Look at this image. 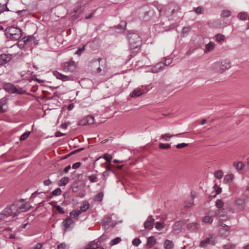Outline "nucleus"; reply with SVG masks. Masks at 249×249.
Segmentation results:
<instances>
[{
	"label": "nucleus",
	"mask_w": 249,
	"mask_h": 249,
	"mask_svg": "<svg viewBox=\"0 0 249 249\" xmlns=\"http://www.w3.org/2000/svg\"><path fill=\"white\" fill-rule=\"evenodd\" d=\"M102 60H103L102 58H99L98 60H93V61L90 62L91 66H99V67L97 69V71H96V72H97V73H99V72H100L102 71V68L100 67H99V66H100V61H101Z\"/></svg>",
	"instance_id": "nucleus-17"
},
{
	"label": "nucleus",
	"mask_w": 249,
	"mask_h": 249,
	"mask_svg": "<svg viewBox=\"0 0 249 249\" xmlns=\"http://www.w3.org/2000/svg\"><path fill=\"white\" fill-rule=\"evenodd\" d=\"M94 117L92 116L87 117V123L91 124L94 123Z\"/></svg>",
	"instance_id": "nucleus-54"
},
{
	"label": "nucleus",
	"mask_w": 249,
	"mask_h": 249,
	"mask_svg": "<svg viewBox=\"0 0 249 249\" xmlns=\"http://www.w3.org/2000/svg\"><path fill=\"white\" fill-rule=\"evenodd\" d=\"M11 59L10 54H2L0 55V65H2L9 62Z\"/></svg>",
	"instance_id": "nucleus-12"
},
{
	"label": "nucleus",
	"mask_w": 249,
	"mask_h": 249,
	"mask_svg": "<svg viewBox=\"0 0 249 249\" xmlns=\"http://www.w3.org/2000/svg\"><path fill=\"white\" fill-rule=\"evenodd\" d=\"M171 147L170 144L168 143H160L159 144V148L160 149H169Z\"/></svg>",
	"instance_id": "nucleus-41"
},
{
	"label": "nucleus",
	"mask_w": 249,
	"mask_h": 249,
	"mask_svg": "<svg viewBox=\"0 0 249 249\" xmlns=\"http://www.w3.org/2000/svg\"><path fill=\"white\" fill-rule=\"evenodd\" d=\"M30 132L29 131H27L24 133L23 134H22L20 137V141H23L25 139H26L27 138L29 137V134Z\"/></svg>",
	"instance_id": "nucleus-42"
},
{
	"label": "nucleus",
	"mask_w": 249,
	"mask_h": 249,
	"mask_svg": "<svg viewBox=\"0 0 249 249\" xmlns=\"http://www.w3.org/2000/svg\"><path fill=\"white\" fill-rule=\"evenodd\" d=\"M248 14L246 12H241L238 14V18L241 20L246 19Z\"/></svg>",
	"instance_id": "nucleus-37"
},
{
	"label": "nucleus",
	"mask_w": 249,
	"mask_h": 249,
	"mask_svg": "<svg viewBox=\"0 0 249 249\" xmlns=\"http://www.w3.org/2000/svg\"><path fill=\"white\" fill-rule=\"evenodd\" d=\"M196 197V195L195 193H191V198L187 199L184 203V205L186 208H189L192 207L194 203V199Z\"/></svg>",
	"instance_id": "nucleus-13"
},
{
	"label": "nucleus",
	"mask_w": 249,
	"mask_h": 249,
	"mask_svg": "<svg viewBox=\"0 0 249 249\" xmlns=\"http://www.w3.org/2000/svg\"><path fill=\"white\" fill-rule=\"evenodd\" d=\"M8 0H0V14L4 11H9L7 7Z\"/></svg>",
	"instance_id": "nucleus-16"
},
{
	"label": "nucleus",
	"mask_w": 249,
	"mask_h": 249,
	"mask_svg": "<svg viewBox=\"0 0 249 249\" xmlns=\"http://www.w3.org/2000/svg\"><path fill=\"white\" fill-rule=\"evenodd\" d=\"M81 163L80 162H76L72 164V168L73 169H78V168L80 166Z\"/></svg>",
	"instance_id": "nucleus-60"
},
{
	"label": "nucleus",
	"mask_w": 249,
	"mask_h": 249,
	"mask_svg": "<svg viewBox=\"0 0 249 249\" xmlns=\"http://www.w3.org/2000/svg\"><path fill=\"white\" fill-rule=\"evenodd\" d=\"M120 28H121L122 30H124V28L126 27V23L124 21H122L121 22V24L119 25Z\"/></svg>",
	"instance_id": "nucleus-59"
},
{
	"label": "nucleus",
	"mask_w": 249,
	"mask_h": 249,
	"mask_svg": "<svg viewBox=\"0 0 249 249\" xmlns=\"http://www.w3.org/2000/svg\"><path fill=\"white\" fill-rule=\"evenodd\" d=\"M6 100L5 99H1L0 100V105H2V106H3L4 107V105H5V104H6Z\"/></svg>",
	"instance_id": "nucleus-64"
},
{
	"label": "nucleus",
	"mask_w": 249,
	"mask_h": 249,
	"mask_svg": "<svg viewBox=\"0 0 249 249\" xmlns=\"http://www.w3.org/2000/svg\"><path fill=\"white\" fill-rule=\"evenodd\" d=\"M104 197V193L103 192H100L98 194V195L95 197V200L97 201H102L103 199V197Z\"/></svg>",
	"instance_id": "nucleus-38"
},
{
	"label": "nucleus",
	"mask_w": 249,
	"mask_h": 249,
	"mask_svg": "<svg viewBox=\"0 0 249 249\" xmlns=\"http://www.w3.org/2000/svg\"><path fill=\"white\" fill-rule=\"evenodd\" d=\"M236 245L232 244V243H229L228 244L224 245L223 247V249H235Z\"/></svg>",
	"instance_id": "nucleus-36"
},
{
	"label": "nucleus",
	"mask_w": 249,
	"mask_h": 249,
	"mask_svg": "<svg viewBox=\"0 0 249 249\" xmlns=\"http://www.w3.org/2000/svg\"><path fill=\"white\" fill-rule=\"evenodd\" d=\"M53 74L57 79L62 80L63 81H68V80H70V77L61 73L57 71H53Z\"/></svg>",
	"instance_id": "nucleus-10"
},
{
	"label": "nucleus",
	"mask_w": 249,
	"mask_h": 249,
	"mask_svg": "<svg viewBox=\"0 0 249 249\" xmlns=\"http://www.w3.org/2000/svg\"><path fill=\"white\" fill-rule=\"evenodd\" d=\"M53 207L56 208L58 212L61 214L64 213L63 208H61L59 205H54Z\"/></svg>",
	"instance_id": "nucleus-48"
},
{
	"label": "nucleus",
	"mask_w": 249,
	"mask_h": 249,
	"mask_svg": "<svg viewBox=\"0 0 249 249\" xmlns=\"http://www.w3.org/2000/svg\"><path fill=\"white\" fill-rule=\"evenodd\" d=\"M142 91L140 89H135L134 91L130 94V96L134 98V97H137L142 95Z\"/></svg>",
	"instance_id": "nucleus-30"
},
{
	"label": "nucleus",
	"mask_w": 249,
	"mask_h": 249,
	"mask_svg": "<svg viewBox=\"0 0 249 249\" xmlns=\"http://www.w3.org/2000/svg\"><path fill=\"white\" fill-rule=\"evenodd\" d=\"M223 176V172L222 170H219L215 171L214 172V176L216 178H218V179H220V178H221Z\"/></svg>",
	"instance_id": "nucleus-33"
},
{
	"label": "nucleus",
	"mask_w": 249,
	"mask_h": 249,
	"mask_svg": "<svg viewBox=\"0 0 249 249\" xmlns=\"http://www.w3.org/2000/svg\"><path fill=\"white\" fill-rule=\"evenodd\" d=\"M224 203L221 199H217L216 201V207L217 208L221 209L223 207Z\"/></svg>",
	"instance_id": "nucleus-43"
},
{
	"label": "nucleus",
	"mask_w": 249,
	"mask_h": 249,
	"mask_svg": "<svg viewBox=\"0 0 249 249\" xmlns=\"http://www.w3.org/2000/svg\"><path fill=\"white\" fill-rule=\"evenodd\" d=\"M102 158L106 160L107 161L109 162L110 163V161L112 159L111 155L110 154H108V153L104 154Z\"/></svg>",
	"instance_id": "nucleus-44"
},
{
	"label": "nucleus",
	"mask_w": 249,
	"mask_h": 249,
	"mask_svg": "<svg viewBox=\"0 0 249 249\" xmlns=\"http://www.w3.org/2000/svg\"><path fill=\"white\" fill-rule=\"evenodd\" d=\"M127 37L131 49L136 51L141 44V39L137 34L130 33L127 35Z\"/></svg>",
	"instance_id": "nucleus-1"
},
{
	"label": "nucleus",
	"mask_w": 249,
	"mask_h": 249,
	"mask_svg": "<svg viewBox=\"0 0 249 249\" xmlns=\"http://www.w3.org/2000/svg\"><path fill=\"white\" fill-rule=\"evenodd\" d=\"M231 15V12L228 10H224L222 11L221 16L224 18H227L230 16Z\"/></svg>",
	"instance_id": "nucleus-39"
},
{
	"label": "nucleus",
	"mask_w": 249,
	"mask_h": 249,
	"mask_svg": "<svg viewBox=\"0 0 249 249\" xmlns=\"http://www.w3.org/2000/svg\"><path fill=\"white\" fill-rule=\"evenodd\" d=\"M190 30H191V29L189 27H186L183 28L182 30V34H183V35L187 34V33H188L189 32Z\"/></svg>",
	"instance_id": "nucleus-55"
},
{
	"label": "nucleus",
	"mask_w": 249,
	"mask_h": 249,
	"mask_svg": "<svg viewBox=\"0 0 249 249\" xmlns=\"http://www.w3.org/2000/svg\"><path fill=\"white\" fill-rule=\"evenodd\" d=\"M15 28L13 27H10L6 29V36L9 38H14L15 37V36L16 35V33H14Z\"/></svg>",
	"instance_id": "nucleus-18"
},
{
	"label": "nucleus",
	"mask_w": 249,
	"mask_h": 249,
	"mask_svg": "<svg viewBox=\"0 0 249 249\" xmlns=\"http://www.w3.org/2000/svg\"><path fill=\"white\" fill-rule=\"evenodd\" d=\"M224 39V36L222 34H217L215 36V39L217 42H220L223 40Z\"/></svg>",
	"instance_id": "nucleus-40"
},
{
	"label": "nucleus",
	"mask_w": 249,
	"mask_h": 249,
	"mask_svg": "<svg viewBox=\"0 0 249 249\" xmlns=\"http://www.w3.org/2000/svg\"><path fill=\"white\" fill-rule=\"evenodd\" d=\"M32 38V37L29 36L28 37H24L22 39H19L17 43V45L21 48L23 47L25 42L30 40Z\"/></svg>",
	"instance_id": "nucleus-20"
},
{
	"label": "nucleus",
	"mask_w": 249,
	"mask_h": 249,
	"mask_svg": "<svg viewBox=\"0 0 249 249\" xmlns=\"http://www.w3.org/2000/svg\"><path fill=\"white\" fill-rule=\"evenodd\" d=\"M214 187L216 191V195H217V194H219L222 192V188L218 187L216 185H214Z\"/></svg>",
	"instance_id": "nucleus-56"
},
{
	"label": "nucleus",
	"mask_w": 249,
	"mask_h": 249,
	"mask_svg": "<svg viewBox=\"0 0 249 249\" xmlns=\"http://www.w3.org/2000/svg\"><path fill=\"white\" fill-rule=\"evenodd\" d=\"M111 219L109 217H105L104 218L103 220H102V222H103V225L105 226L107 225L108 224L111 222Z\"/></svg>",
	"instance_id": "nucleus-45"
},
{
	"label": "nucleus",
	"mask_w": 249,
	"mask_h": 249,
	"mask_svg": "<svg viewBox=\"0 0 249 249\" xmlns=\"http://www.w3.org/2000/svg\"><path fill=\"white\" fill-rule=\"evenodd\" d=\"M31 207V205L29 202H25L19 205L18 210L20 212H27Z\"/></svg>",
	"instance_id": "nucleus-14"
},
{
	"label": "nucleus",
	"mask_w": 249,
	"mask_h": 249,
	"mask_svg": "<svg viewBox=\"0 0 249 249\" xmlns=\"http://www.w3.org/2000/svg\"><path fill=\"white\" fill-rule=\"evenodd\" d=\"M73 223V220L70 217H67L64 220L62 225L63 226L64 230L67 231L70 228V226Z\"/></svg>",
	"instance_id": "nucleus-8"
},
{
	"label": "nucleus",
	"mask_w": 249,
	"mask_h": 249,
	"mask_svg": "<svg viewBox=\"0 0 249 249\" xmlns=\"http://www.w3.org/2000/svg\"><path fill=\"white\" fill-rule=\"evenodd\" d=\"M199 225L197 223H192L187 225V228L191 231H196L199 229Z\"/></svg>",
	"instance_id": "nucleus-19"
},
{
	"label": "nucleus",
	"mask_w": 249,
	"mask_h": 249,
	"mask_svg": "<svg viewBox=\"0 0 249 249\" xmlns=\"http://www.w3.org/2000/svg\"><path fill=\"white\" fill-rule=\"evenodd\" d=\"M233 166L235 167L236 169L238 171L241 170L244 167L245 165L242 161H235L233 163Z\"/></svg>",
	"instance_id": "nucleus-25"
},
{
	"label": "nucleus",
	"mask_w": 249,
	"mask_h": 249,
	"mask_svg": "<svg viewBox=\"0 0 249 249\" xmlns=\"http://www.w3.org/2000/svg\"><path fill=\"white\" fill-rule=\"evenodd\" d=\"M222 228L219 230V234L223 236H226L229 234V227L226 224H222Z\"/></svg>",
	"instance_id": "nucleus-15"
},
{
	"label": "nucleus",
	"mask_w": 249,
	"mask_h": 249,
	"mask_svg": "<svg viewBox=\"0 0 249 249\" xmlns=\"http://www.w3.org/2000/svg\"><path fill=\"white\" fill-rule=\"evenodd\" d=\"M51 183V181L49 179H47L44 181V185L45 186H49Z\"/></svg>",
	"instance_id": "nucleus-63"
},
{
	"label": "nucleus",
	"mask_w": 249,
	"mask_h": 249,
	"mask_svg": "<svg viewBox=\"0 0 249 249\" xmlns=\"http://www.w3.org/2000/svg\"><path fill=\"white\" fill-rule=\"evenodd\" d=\"M89 207V204L88 201H83L80 207V211L83 212H86Z\"/></svg>",
	"instance_id": "nucleus-28"
},
{
	"label": "nucleus",
	"mask_w": 249,
	"mask_h": 249,
	"mask_svg": "<svg viewBox=\"0 0 249 249\" xmlns=\"http://www.w3.org/2000/svg\"><path fill=\"white\" fill-rule=\"evenodd\" d=\"M155 226V228L158 230H162L165 227V224L164 223L156 222Z\"/></svg>",
	"instance_id": "nucleus-35"
},
{
	"label": "nucleus",
	"mask_w": 249,
	"mask_h": 249,
	"mask_svg": "<svg viewBox=\"0 0 249 249\" xmlns=\"http://www.w3.org/2000/svg\"><path fill=\"white\" fill-rule=\"evenodd\" d=\"M164 246L165 249H173L174 245L172 241L166 240L164 242Z\"/></svg>",
	"instance_id": "nucleus-27"
},
{
	"label": "nucleus",
	"mask_w": 249,
	"mask_h": 249,
	"mask_svg": "<svg viewBox=\"0 0 249 249\" xmlns=\"http://www.w3.org/2000/svg\"><path fill=\"white\" fill-rule=\"evenodd\" d=\"M231 63L227 60H224L216 63L214 65V68L217 71L222 72L229 69L231 67Z\"/></svg>",
	"instance_id": "nucleus-2"
},
{
	"label": "nucleus",
	"mask_w": 249,
	"mask_h": 249,
	"mask_svg": "<svg viewBox=\"0 0 249 249\" xmlns=\"http://www.w3.org/2000/svg\"><path fill=\"white\" fill-rule=\"evenodd\" d=\"M62 191L61 190V189L59 188L55 189L54 191L53 192L52 194L53 196H57L60 195Z\"/></svg>",
	"instance_id": "nucleus-47"
},
{
	"label": "nucleus",
	"mask_w": 249,
	"mask_h": 249,
	"mask_svg": "<svg viewBox=\"0 0 249 249\" xmlns=\"http://www.w3.org/2000/svg\"><path fill=\"white\" fill-rule=\"evenodd\" d=\"M194 10L197 14H201L204 10L202 7H198L196 8H194Z\"/></svg>",
	"instance_id": "nucleus-53"
},
{
	"label": "nucleus",
	"mask_w": 249,
	"mask_h": 249,
	"mask_svg": "<svg viewBox=\"0 0 249 249\" xmlns=\"http://www.w3.org/2000/svg\"><path fill=\"white\" fill-rule=\"evenodd\" d=\"M208 244H211V245H214L215 242L214 240H212V236H211L210 238V237H208V238L201 241L200 243V246L202 248H205Z\"/></svg>",
	"instance_id": "nucleus-11"
},
{
	"label": "nucleus",
	"mask_w": 249,
	"mask_h": 249,
	"mask_svg": "<svg viewBox=\"0 0 249 249\" xmlns=\"http://www.w3.org/2000/svg\"><path fill=\"white\" fill-rule=\"evenodd\" d=\"M154 222V219L152 217V215H150L147 218L146 221L144 223V226L145 229L151 230L153 227V224Z\"/></svg>",
	"instance_id": "nucleus-7"
},
{
	"label": "nucleus",
	"mask_w": 249,
	"mask_h": 249,
	"mask_svg": "<svg viewBox=\"0 0 249 249\" xmlns=\"http://www.w3.org/2000/svg\"><path fill=\"white\" fill-rule=\"evenodd\" d=\"M7 213H5L4 211H3L1 213H0V221L3 220L8 217L7 216Z\"/></svg>",
	"instance_id": "nucleus-51"
},
{
	"label": "nucleus",
	"mask_w": 249,
	"mask_h": 249,
	"mask_svg": "<svg viewBox=\"0 0 249 249\" xmlns=\"http://www.w3.org/2000/svg\"><path fill=\"white\" fill-rule=\"evenodd\" d=\"M42 247V245L40 243H38L36 244L34 249H41Z\"/></svg>",
	"instance_id": "nucleus-61"
},
{
	"label": "nucleus",
	"mask_w": 249,
	"mask_h": 249,
	"mask_svg": "<svg viewBox=\"0 0 249 249\" xmlns=\"http://www.w3.org/2000/svg\"><path fill=\"white\" fill-rule=\"evenodd\" d=\"M188 144L186 143H178L176 145V147L177 148H182L185 147H187L188 146Z\"/></svg>",
	"instance_id": "nucleus-52"
},
{
	"label": "nucleus",
	"mask_w": 249,
	"mask_h": 249,
	"mask_svg": "<svg viewBox=\"0 0 249 249\" xmlns=\"http://www.w3.org/2000/svg\"><path fill=\"white\" fill-rule=\"evenodd\" d=\"M89 179L92 182H95L97 181V178L96 175H92L89 177Z\"/></svg>",
	"instance_id": "nucleus-46"
},
{
	"label": "nucleus",
	"mask_w": 249,
	"mask_h": 249,
	"mask_svg": "<svg viewBox=\"0 0 249 249\" xmlns=\"http://www.w3.org/2000/svg\"><path fill=\"white\" fill-rule=\"evenodd\" d=\"M3 88L6 91L10 93H14L16 92V87L10 83H5L3 85Z\"/></svg>",
	"instance_id": "nucleus-9"
},
{
	"label": "nucleus",
	"mask_w": 249,
	"mask_h": 249,
	"mask_svg": "<svg viewBox=\"0 0 249 249\" xmlns=\"http://www.w3.org/2000/svg\"><path fill=\"white\" fill-rule=\"evenodd\" d=\"M179 135L180 134H171L170 133H166L162 134L160 137L161 138L168 142V141H169L170 140V138L174 137H178V136H179Z\"/></svg>",
	"instance_id": "nucleus-23"
},
{
	"label": "nucleus",
	"mask_w": 249,
	"mask_h": 249,
	"mask_svg": "<svg viewBox=\"0 0 249 249\" xmlns=\"http://www.w3.org/2000/svg\"><path fill=\"white\" fill-rule=\"evenodd\" d=\"M85 249H104L103 247H98L97 242L93 241L90 243Z\"/></svg>",
	"instance_id": "nucleus-21"
},
{
	"label": "nucleus",
	"mask_w": 249,
	"mask_h": 249,
	"mask_svg": "<svg viewBox=\"0 0 249 249\" xmlns=\"http://www.w3.org/2000/svg\"><path fill=\"white\" fill-rule=\"evenodd\" d=\"M69 182V178L64 177L58 181V185L59 186H65L68 184Z\"/></svg>",
	"instance_id": "nucleus-29"
},
{
	"label": "nucleus",
	"mask_w": 249,
	"mask_h": 249,
	"mask_svg": "<svg viewBox=\"0 0 249 249\" xmlns=\"http://www.w3.org/2000/svg\"><path fill=\"white\" fill-rule=\"evenodd\" d=\"M213 220V218L212 217H210V216H205L202 219V221L204 223H208V224L212 223Z\"/></svg>",
	"instance_id": "nucleus-34"
},
{
	"label": "nucleus",
	"mask_w": 249,
	"mask_h": 249,
	"mask_svg": "<svg viewBox=\"0 0 249 249\" xmlns=\"http://www.w3.org/2000/svg\"><path fill=\"white\" fill-rule=\"evenodd\" d=\"M67 247L65 243H61L57 246V249H65Z\"/></svg>",
	"instance_id": "nucleus-58"
},
{
	"label": "nucleus",
	"mask_w": 249,
	"mask_h": 249,
	"mask_svg": "<svg viewBox=\"0 0 249 249\" xmlns=\"http://www.w3.org/2000/svg\"><path fill=\"white\" fill-rule=\"evenodd\" d=\"M122 241L121 239L119 237H116L115 239L112 240L110 242V246H114L117 245Z\"/></svg>",
	"instance_id": "nucleus-32"
},
{
	"label": "nucleus",
	"mask_w": 249,
	"mask_h": 249,
	"mask_svg": "<svg viewBox=\"0 0 249 249\" xmlns=\"http://www.w3.org/2000/svg\"><path fill=\"white\" fill-rule=\"evenodd\" d=\"M215 47V44L213 42L210 41L208 44L206 45L205 49L204 52L207 53L210 52L213 50Z\"/></svg>",
	"instance_id": "nucleus-24"
},
{
	"label": "nucleus",
	"mask_w": 249,
	"mask_h": 249,
	"mask_svg": "<svg viewBox=\"0 0 249 249\" xmlns=\"http://www.w3.org/2000/svg\"><path fill=\"white\" fill-rule=\"evenodd\" d=\"M172 60L170 58H168L165 61L164 63H157V65L152 69V71L154 73H157L162 68L164 65L168 66L171 63Z\"/></svg>",
	"instance_id": "nucleus-5"
},
{
	"label": "nucleus",
	"mask_w": 249,
	"mask_h": 249,
	"mask_svg": "<svg viewBox=\"0 0 249 249\" xmlns=\"http://www.w3.org/2000/svg\"><path fill=\"white\" fill-rule=\"evenodd\" d=\"M234 178V175L233 174H228L224 178V182L225 183L232 182Z\"/></svg>",
	"instance_id": "nucleus-22"
},
{
	"label": "nucleus",
	"mask_w": 249,
	"mask_h": 249,
	"mask_svg": "<svg viewBox=\"0 0 249 249\" xmlns=\"http://www.w3.org/2000/svg\"><path fill=\"white\" fill-rule=\"evenodd\" d=\"M84 50H85V46H84L82 47V48H79L76 51V52L75 53V54L80 55H81V53L82 52H83Z\"/></svg>",
	"instance_id": "nucleus-57"
},
{
	"label": "nucleus",
	"mask_w": 249,
	"mask_h": 249,
	"mask_svg": "<svg viewBox=\"0 0 249 249\" xmlns=\"http://www.w3.org/2000/svg\"><path fill=\"white\" fill-rule=\"evenodd\" d=\"M173 229L175 231H180L181 229V224L180 222L176 223L173 226Z\"/></svg>",
	"instance_id": "nucleus-50"
},
{
	"label": "nucleus",
	"mask_w": 249,
	"mask_h": 249,
	"mask_svg": "<svg viewBox=\"0 0 249 249\" xmlns=\"http://www.w3.org/2000/svg\"><path fill=\"white\" fill-rule=\"evenodd\" d=\"M247 198V196H244ZM234 207L237 212H241L246 207L245 198L237 197L233 203Z\"/></svg>",
	"instance_id": "nucleus-3"
},
{
	"label": "nucleus",
	"mask_w": 249,
	"mask_h": 249,
	"mask_svg": "<svg viewBox=\"0 0 249 249\" xmlns=\"http://www.w3.org/2000/svg\"><path fill=\"white\" fill-rule=\"evenodd\" d=\"M76 69V64L73 61H70L66 62L64 64L63 71L65 72H73Z\"/></svg>",
	"instance_id": "nucleus-4"
},
{
	"label": "nucleus",
	"mask_w": 249,
	"mask_h": 249,
	"mask_svg": "<svg viewBox=\"0 0 249 249\" xmlns=\"http://www.w3.org/2000/svg\"><path fill=\"white\" fill-rule=\"evenodd\" d=\"M81 213V211L80 210H73L70 213V214L73 218H76L78 217L79 215Z\"/></svg>",
	"instance_id": "nucleus-31"
},
{
	"label": "nucleus",
	"mask_w": 249,
	"mask_h": 249,
	"mask_svg": "<svg viewBox=\"0 0 249 249\" xmlns=\"http://www.w3.org/2000/svg\"><path fill=\"white\" fill-rule=\"evenodd\" d=\"M16 210V206L14 204L6 208L3 211L5 213H7L8 217L12 216L13 217L16 215L15 211Z\"/></svg>",
	"instance_id": "nucleus-6"
},
{
	"label": "nucleus",
	"mask_w": 249,
	"mask_h": 249,
	"mask_svg": "<svg viewBox=\"0 0 249 249\" xmlns=\"http://www.w3.org/2000/svg\"><path fill=\"white\" fill-rule=\"evenodd\" d=\"M141 242L139 239L135 238L132 241V245L135 246H138Z\"/></svg>",
	"instance_id": "nucleus-49"
},
{
	"label": "nucleus",
	"mask_w": 249,
	"mask_h": 249,
	"mask_svg": "<svg viewBox=\"0 0 249 249\" xmlns=\"http://www.w3.org/2000/svg\"><path fill=\"white\" fill-rule=\"evenodd\" d=\"M156 242V240L154 239V236H150L147 239V246L149 248H151L155 245Z\"/></svg>",
	"instance_id": "nucleus-26"
},
{
	"label": "nucleus",
	"mask_w": 249,
	"mask_h": 249,
	"mask_svg": "<svg viewBox=\"0 0 249 249\" xmlns=\"http://www.w3.org/2000/svg\"><path fill=\"white\" fill-rule=\"evenodd\" d=\"M64 135H65L64 133H62L61 132H59V131H57V132H56L55 133V136L56 137L63 136H64Z\"/></svg>",
	"instance_id": "nucleus-62"
}]
</instances>
